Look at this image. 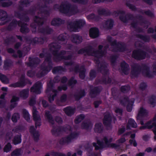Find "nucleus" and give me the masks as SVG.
<instances>
[{
	"instance_id": "obj_1",
	"label": "nucleus",
	"mask_w": 156,
	"mask_h": 156,
	"mask_svg": "<svg viewBox=\"0 0 156 156\" xmlns=\"http://www.w3.org/2000/svg\"><path fill=\"white\" fill-rule=\"evenodd\" d=\"M145 77L151 78L154 77V75L151 73L150 66L146 63H142L141 65L135 63L131 66L130 73L132 78H137L140 73Z\"/></svg>"
},
{
	"instance_id": "obj_2",
	"label": "nucleus",
	"mask_w": 156,
	"mask_h": 156,
	"mask_svg": "<svg viewBox=\"0 0 156 156\" xmlns=\"http://www.w3.org/2000/svg\"><path fill=\"white\" fill-rule=\"evenodd\" d=\"M54 10H58L59 12L69 16H73L79 12L77 7L75 5H72L70 3H62L59 5L56 4L53 6Z\"/></svg>"
},
{
	"instance_id": "obj_3",
	"label": "nucleus",
	"mask_w": 156,
	"mask_h": 156,
	"mask_svg": "<svg viewBox=\"0 0 156 156\" xmlns=\"http://www.w3.org/2000/svg\"><path fill=\"white\" fill-rule=\"evenodd\" d=\"M52 47L58 49L53 50L52 51V54L54 57V60L56 62H59L64 59L66 60H72L73 58V55L69 54L68 55L65 56L66 53L69 54L71 52L70 51L62 50L59 52V50L60 49V47L56 48L55 46L53 45Z\"/></svg>"
},
{
	"instance_id": "obj_4",
	"label": "nucleus",
	"mask_w": 156,
	"mask_h": 156,
	"mask_svg": "<svg viewBox=\"0 0 156 156\" xmlns=\"http://www.w3.org/2000/svg\"><path fill=\"white\" fill-rule=\"evenodd\" d=\"M51 56L48 54L45 56V61L48 62V65L46 66L43 63L40 66V71L37 74L38 77H44L52 69L53 63L51 59Z\"/></svg>"
},
{
	"instance_id": "obj_5",
	"label": "nucleus",
	"mask_w": 156,
	"mask_h": 156,
	"mask_svg": "<svg viewBox=\"0 0 156 156\" xmlns=\"http://www.w3.org/2000/svg\"><path fill=\"white\" fill-rule=\"evenodd\" d=\"M86 22L84 19H80L74 22H67V27L70 31L78 32L79 30L82 29L85 25Z\"/></svg>"
},
{
	"instance_id": "obj_6",
	"label": "nucleus",
	"mask_w": 156,
	"mask_h": 156,
	"mask_svg": "<svg viewBox=\"0 0 156 156\" xmlns=\"http://www.w3.org/2000/svg\"><path fill=\"white\" fill-rule=\"evenodd\" d=\"M45 118L48 120V122L52 126L53 128L51 130V132L53 135H55L56 134H58L62 132L61 126L57 127L55 126L54 120L49 111H45Z\"/></svg>"
},
{
	"instance_id": "obj_7",
	"label": "nucleus",
	"mask_w": 156,
	"mask_h": 156,
	"mask_svg": "<svg viewBox=\"0 0 156 156\" xmlns=\"http://www.w3.org/2000/svg\"><path fill=\"white\" fill-rule=\"evenodd\" d=\"M147 53L145 51L140 49L134 50L132 54V58L138 61L145 59L147 55Z\"/></svg>"
},
{
	"instance_id": "obj_8",
	"label": "nucleus",
	"mask_w": 156,
	"mask_h": 156,
	"mask_svg": "<svg viewBox=\"0 0 156 156\" xmlns=\"http://www.w3.org/2000/svg\"><path fill=\"white\" fill-rule=\"evenodd\" d=\"M112 46H115L116 50L115 51L119 52H124L128 50L127 46L124 43L121 42H117L116 40L112 41L111 39L108 40Z\"/></svg>"
},
{
	"instance_id": "obj_9",
	"label": "nucleus",
	"mask_w": 156,
	"mask_h": 156,
	"mask_svg": "<svg viewBox=\"0 0 156 156\" xmlns=\"http://www.w3.org/2000/svg\"><path fill=\"white\" fill-rule=\"evenodd\" d=\"M30 81L25 78V74H22L19 78L18 82L11 84V86L13 87L23 88L27 83L30 84Z\"/></svg>"
},
{
	"instance_id": "obj_10",
	"label": "nucleus",
	"mask_w": 156,
	"mask_h": 156,
	"mask_svg": "<svg viewBox=\"0 0 156 156\" xmlns=\"http://www.w3.org/2000/svg\"><path fill=\"white\" fill-rule=\"evenodd\" d=\"M27 41L33 45L37 44L42 45L45 42H46L47 38L46 37H37L34 38L28 37L26 39Z\"/></svg>"
},
{
	"instance_id": "obj_11",
	"label": "nucleus",
	"mask_w": 156,
	"mask_h": 156,
	"mask_svg": "<svg viewBox=\"0 0 156 156\" xmlns=\"http://www.w3.org/2000/svg\"><path fill=\"white\" fill-rule=\"evenodd\" d=\"M148 112L145 109L142 107H141L136 117L137 122L142 125H144V118L148 115Z\"/></svg>"
},
{
	"instance_id": "obj_12",
	"label": "nucleus",
	"mask_w": 156,
	"mask_h": 156,
	"mask_svg": "<svg viewBox=\"0 0 156 156\" xmlns=\"http://www.w3.org/2000/svg\"><path fill=\"white\" fill-rule=\"evenodd\" d=\"M112 119L115 123L116 120L115 117L112 116L109 113H107L105 114L103 119V123L104 126L107 127H111Z\"/></svg>"
},
{
	"instance_id": "obj_13",
	"label": "nucleus",
	"mask_w": 156,
	"mask_h": 156,
	"mask_svg": "<svg viewBox=\"0 0 156 156\" xmlns=\"http://www.w3.org/2000/svg\"><path fill=\"white\" fill-rule=\"evenodd\" d=\"M72 70L76 73H79V76L81 79L84 80L85 78L86 69L84 66H82L80 68L79 65H77L72 69Z\"/></svg>"
},
{
	"instance_id": "obj_14",
	"label": "nucleus",
	"mask_w": 156,
	"mask_h": 156,
	"mask_svg": "<svg viewBox=\"0 0 156 156\" xmlns=\"http://www.w3.org/2000/svg\"><path fill=\"white\" fill-rule=\"evenodd\" d=\"M90 88L89 95L91 98H95L100 94L102 90V87L101 86L93 87L91 85L90 86Z\"/></svg>"
},
{
	"instance_id": "obj_15",
	"label": "nucleus",
	"mask_w": 156,
	"mask_h": 156,
	"mask_svg": "<svg viewBox=\"0 0 156 156\" xmlns=\"http://www.w3.org/2000/svg\"><path fill=\"white\" fill-rule=\"evenodd\" d=\"M38 111L36 108L34 106L33 108L32 115L33 120L35 122V127L37 128L41 125V119L40 115L37 114Z\"/></svg>"
},
{
	"instance_id": "obj_16",
	"label": "nucleus",
	"mask_w": 156,
	"mask_h": 156,
	"mask_svg": "<svg viewBox=\"0 0 156 156\" xmlns=\"http://www.w3.org/2000/svg\"><path fill=\"white\" fill-rule=\"evenodd\" d=\"M94 48L91 45H88L84 48L80 49L77 51V54H83L85 56H93L92 55V51Z\"/></svg>"
},
{
	"instance_id": "obj_17",
	"label": "nucleus",
	"mask_w": 156,
	"mask_h": 156,
	"mask_svg": "<svg viewBox=\"0 0 156 156\" xmlns=\"http://www.w3.org/2000/svg\"><path fill=\"white\" fill-rule=\"evenodd\" d=\"M152 121L150 120L146 123L144 126H140V129H151L154 127L153 131L154 134L156 136V122H153Z\"/></svg>"
},
{
	"instance_id": "obj_18",
	"label": "nucleus",
	"mask_w": 156,
	"mask_h": 156,
	"mask_svg": "<svg viewBox=\"0 0 156 156\" xmlns=\"http://www.w3.org/2000/svg\"><path fill=\"white\" fill-rule=\"evenodd\" d=\"M29 62L27 63L28 66L30 67H36L40 63L41 60L37 57H29Z\"/></svg>"
},
{
	"instance_id": "obj_19",
	"label": "nucleus",
	"mask_w": 156,
	"mask_h": 156,
	"mask_svg": "<svg viewBox=\"0 0 156 156\" xmlns=\"http://www.w3.org/2000/svg\"><path fill=\"white\" fill-rule=\"evenodd\" d=\"M29 132L34 139V140L37 142L39 140L40 134L38 130H36L34 126H31L29 128Z\"/></svg>"
},
{
	"instance_id": "obj_20",
	"label": "nucleus",
	"mask_w": 156,
	"mask_h": 156,
	"mask_svg": "<svg viewBox=\"0 0 156 156\" xmlns=\"http://www.w3.org/2000/svg\"><path fill=\"white\" fill-rule=\"evenodd\" d=\"M42 83L40 81L36 82L30 89L31 92H34L37 94L41 93V89L42 87Z\"/></svg>"
},
{
	"instance_id": "obj_21",
	"label": "nucleus",
	"mask_w": 156,
	"mask_h": 156,
	"mask_svg": "<svg viewBox=\"0 0 156 156\" xmlns=\"http://www.w3.org/2000/svg\"><path fill=\"white\" fill-rule=\"evenodd\" d=\"M18 26L20 27V31L23 34H27L29 32V29L27 23L22 22L20 20L19 21Z\"/></svg>"
},
{
	"instance_id": "obj_22",
	"label": "nucleus",
	"mask_w": 156,
	"mask_h": 156,
	"mask_svg": "<svg viewBox=\"0 0 156 156\" xmlns=\"http://www.w3.org/2000/svg\"><path fill=\"white\" fill-rule=\"evenodd\" d=\"M25 13H21L19 11H15L14 12V16L21 20L24 21L26 22H28L30 20L29 17L26 15Z\"/></svg>"
},
{
	"instance_id": "obj_23",
	"label": "nucleus",
	"mask_w": 156,
	"mask_h": 156,
	"mask_svg": "<svg viewBox=\"0 0 156 156\" xmlns=\"http://www.w3.org/2000/svg\"><path fill=\"white\" fill-rule=\"evenodd\" d=\"M65 23V20L58 17H55L52 20L51 24L55 27H59L61 25L64 24Z\"/></svg>"
},
{
	"instance_id": "obj_24",
	"label": "nucleus",
	"mask_w": 156,
	"mask_h": 156,
	"mask_svg": "<svg viewBox=\"0 0 156 156\" xmlns=\"http://www.w3.org/2000/svg\"><path fill=\"white\" fill-rule=\"evenodd\" d=\"M38 30L40 33L48 35L51 34L53 32V30L47 26L45 27H38Z\"/></svg>"
},
{
	"instance_id": "obj_25",
	"label": "nucleus",
	"mask_w": 156,
	"mask_h": 156,
	"mask_svg": "<svg viewBox=\"0 0 156 156\" xmlns=\"http://www.w3.org/2000/svg\"><path fill=\"white\" fill-rule=\"evenodd\" d=\"M99 29L97 27L91 28L89 30V36L92 38H95L99 36Z\"/></svg>"
},
{
	"instance_id": "obj_26",
	"label": "nucleus",
	"mask_w": 156,
	"mask_h": 156,
	"mask_svg": "<svg viewBox=\"0 0 156 156\" xmlns=\"http://www.w3.org/2000/svg\"><path fill=\"white\" fill-rule=\"evenodd\" d=\"M86 94L85 91L84 89H81L78 92L75 93L73 95V97L76 101H78L81 98L84 97Z\"/></svg>"
},
{
	"instance_id": "obj_27",
	"label": "nucleus",
	"mask_w": 156,
	"mask_h": 156,
	"mask_svg": "<svg viewBox=\"0 0 156 156\" xmlns=\"http://www.w3.org/2000/svg\"><path fill=\"white\" fill-rule=\"evenodd\" d=\"M92 145L94 147L95 150L96 151L103 149L106 147L104 142L99 140H97V143L93 142Z\"/></svg>"
},
{
	"instance_id": "obj_28",
	"label": "nucleus",
	"mask_w": 156,
	"mask_h": 156,
	"mask_svg": "<svg viewBox=\"0 0 156 156\" xmlns=\"http://www.w3.org/2000/svg\"><path fill=\"white\" fill-rule=\"evenodd\" d=\"M19 21L16 19H13L6 27V30L11 31L14 30L18 25Z\"/></svg>"
},
{
	"instance_id": "obj_29",
	"label": "nucleus",
	"mask_w": 156,
	"mask_h": 156,
	"mask_svg": "<svg viewBox=\"0 0 156 156\" xmlns=\"http://www.w3.org/2000/svg\"><path fill=\"white\" fill-rule=\"evenodd\" d=\"M121 70L122 72L125 75H127L129 73V66L125 61L122 62L120 64Z\"/></svg>"
},
{
	"instance_id": "obj_30",
	"label": "nucleus",
	"mask_w": 156,
	"mask_h": 156,
	"mask_svg": "<svg viewBox=\"0 0 156 156\" xmlns=\"http://www.w3.org/2000/svg\"><path fill=\"white\" fill-rule=\"evenodd\" d=\"M107 52V50L105 49L101 50H93L92 55L93 56L95 57H102Z\"/></svg>"
},
{
	"instance_id": "obj_31",
	"label": "nucleus",
	"mask_w": 156,
	"mask_h": 156,
	"mask_svg": "<svg viewBox=\"0 0 156 156\" xmlns=\"http://www.w3.org/2000/svg\"><path fill=\"white\" fill-rule=\"evenodd\" d=\"M127 18L126 16H124L123 15H120L119 16V19L124 23H128L129 20H133L135 18L133 15L131 14H128L126 15Z\"/></svg>"
},
{
	"instance_id": "obj_32",
	"label": "nucleus",
	"mask_w": 156,
	"mask_h": 156,
	"mask_svg": "<svg viewBox=\"0 0 156 156\" xmlns=\"http://www.w3.org/2000/svg\"><path fill=\"white\" fill-rule=\"evenodd\" d=\"M63 110L67 116H71L75 113V108H73L70 106H68L64 108Z\"/></svg>"
},
{
	"instance_id": "obj_33",
	"label": "nucleus",
	"mask_w": 156,
	"mask_h": 156,
	"mask_svg": "<svg viewBox=\"0 0 156 156\" xmlns=\"http://www.w3.org/2000/svg\"><path fill=\"white\" fill-rule=\"evenodd\" d=\"M94 131L95 133H103L104 127L101 122L96 123L94 125Z\"/></svg>"
},
{
	"instance_id": "obj_34",
	"label": "nucleus",
	"mask_w": 156,
	"mask_h": 156,
	"mask_svg": "<svg viewBox=\"0 0 156 156\" xmlns=\"http://www.w3.org/2000/svg\"><path fill=\"white\" fill-rule=\"evenodd\" d=\"M108 71H106L103 74V76L101 79H96L95 82L98 84H106V80L107 79V75Z\"/></svg>"
},
{
	"instance_id": "obj_35",
	"label": "nucleus",
	"mask_w": 156,
	"mask_h": 156,
	"mask_svg": "<svg viewBox=\"0 0 156 156\" xmlns=\"http://www.w3.org/2000/svg\"><path fill=\"white\" fill-rule=\"evenodd\" d=\"M29 90L28 88L24 89L21 91L19 93L20 97L24 100L26 99L28 97Z\"/></svg>"
},
{
	"instance_id": "obj_36",
	"label": "nucleus",
	"mask_w": 156,
	"mask_h": 156,
	"mask_svg": "<svg viewBox=\"0 0 156 156\" xmlns=\"http://www.w3.org/2000/svg\"><path fill=\"white\" fill-rule=\"evenodd\" d=\"M72 42L76 44H80L83 41L82 37L78 34H75L72 36Z\"/></svg>"
},
{
	"instance_id": "obj_37",
	"label": "nucleus",
	"mask_w": 156,
	"mask_h": 156,
	"mask_svg": "<svg viewBox=\"0 0 156 156\" xmlns=\"http://www.w3.org/2000/svg\"><path fill=\"white\" fill-rule=\"evenodd\" d=\"M72 140L69 135L66 136L61 138L59 141V144L62 145L66 144H69L71 142Z\"/></svg>"
},
{
	"instance_id": "obj_38",
	"label": "nucleus",
	"mask_w": 156,
	"mask_h": 156,
	"mask_svg": "<svg viewBox=\"0 0 156 156\" xmlns=\"http://www.w3.org/2000/svg\"><path fill=\"white\" fill-rule=\"evenodd\" d=\"M93 126V124L90 121H83L81 124V128L83 129L88 130L91 128Z\"/></svg>"
},
{
	"instance_id": "obj_39",
	"label": "nucleus",
	"mask_w": 156,
	"mask_h": 156,
	"mask_svg": "<svg viewBox=\"0 0 156 156\" xmlns=\"http://www.w3.org/2000/svg\"><path fill=\"white\" fill-rule=\"evenodd\" d=\"M136 37L139 38L145 42H149L151 40L150 37L148 35H143L141 34H138L136 35Z\"/></svg>"
},
{
	"instance_id": "obj_40",
	"label": "nucleus",
	"mask_w": 156,
	"mask_h": 156,
	"mask_svg": "<svg viewBox=\"0 0 156 156\" xmlns=\"http://www.w3.org/2000/svg\"><path fill=\"white\" fill-rule=\"evenodd\" d=\"M22 135L21 134H16L13 137L12 141L13 144L16 145L20 144L22 142Z\"/></svg>"
},
{
	"instance_id": "obj_41",
	"label": "nucleus",
	"mask_w": 156,
	"mask_h": 156,
	"mask_svg": "<svg viewBox=\"0 0 156 156\" xmlns=\"http://www.w3.org/2000/svg\"><path fill=\"white\" fill-rule=\"evenodd\" d=\"M87 18L88 20L96 22L98 21L100 19V18L99 16L95 15L93 13L88 15L87 16Z\"/></svg>"
},
{
	"instance_id": "obj_42",
	"label": "nucleus",
	"mask_w": 156,
	"mask_h": 156,
	"mask_svg": "<svg viewBox=\"0 0 156 156\" xmlns=\"http://www.w3.org/2000/svg\"><path fill=\"white\" fill-rule=\"evenodd\" d=\"M98 14L100 16H109L110 10L108 9L106 10L104 8L99 9L98 10Z\"/></svg>"
},
{
	"instance_id": "obj_43",
	"label": "nucleus",
	"mask_w": 156,
	"mask_h": 156,
	"mask_svg": "<svg viewBox=\"0 0 156 156\" xmlns=\"http://www.w3.org/2000/svg\"><path fill=\"white\" fill-rule=\"evenodd\" d=\"M66 69L62 66H60L54 67L52 69V73L54 74H56L60 71L65 72Z\"/></svg>"
},
{
	"instance_id": "obj_44",
	"label": "nucleus",
	"mask_w": 156,
	"mask_h": 156,
	"mask_svg": "<svg viewBox=\"0 0 156 156\" xmlns=\"http://www.w3.org/2000/svg\"><path fill=\"white\" fill-rule=\"evenodd\" d=\"M34 21L39 26H42L44 24L43 19L37 16H35Z\"/></svg>"
},
{
	"instance_id": "obj_45",
	"label": "nucleus",
	"mask_w": 156,
	"mask_h": 156,
	"mask_svg": "<svg viewBox=\"0 0 156 156\" xmlns=\"http://www.w3.org/2000/svg\"><path fill=\"white\" fill-rule=\"evenodd\" d=\"M13 64V62L11 59H6L4 61L3 68L5 69H7L12 66Z\"/></svg>"
},
{
	"instance_id": "obj_46",
	"label": "nucleus",
	"mask_w": 156,
	"mask_h": 156,
	"mask_svg": "<svg viewBox=\"0 0 156 156\" xmlns=\"http://www.w3.org/2000/svg\"><path fill=\"white\" fill-rule=\"evenodd\" d=\"M114 21L112 19L107 20L105 22V25L108 29H112L114 25Z\"/></svg>"
},
{
	"instance_id": "obj_47",
	"label": "nucleus",
	"mask_w": 156,
	"mask_h": 156,
	"mask_svg": "<svg viewBox=\"0 0 156 156\" xmlns=\"http://www.w3.org/2000/svg\"><path fill=\"white\" fill-rule=\"evenodd\" d=\"M0 16H1L0 19L2 21L5 20L9 18L7 12L2 9L0 10Z\"/></svg>"
},
{
	"instance_id": "obj_48",
	"label": "nucleus",
	"mask_w": 156,
	"mask_h": 156,
	"mask_svg": "<svg viewBox=\"0 0 156 156\" xmlns=\"http://www.w3.org/2000/svg\"><path fill=\"white\" fill-rule=\"evenodd\" d=\"M16 41L15 37L12 36L9 37H6V39L4 40V43L7 45H9L11 43H14Z\"/></svg>"
},
{
	"instance_id": "obj_49",
	"label": "nucleus",
	"mask_w": 156,
	"mask_h": 156,
	"mask_svg": "<svg viewBox=\"0 0 156 156\" xmlns=\"http://www.w3.org/2000/svg\"><path fill=\"white\" fill-rule=\"evenodd\" d=\"M109 16L112 15L115 16L116 17L118 16L119 14L124 15L125 14V12L123 10H117V11L114 10L112 12L110 11Z\"/></svg>"
},
{
	"instance_id": "obj_50",
	"label": "nucleus",
	"mask_w": 156,
	"mask_h": 156,
	"mask_svg": "<svg viewBox=\"0 0 156 156\" xmlns=\"http://www.w3.org/2000/svg\"><path fill=\"white\" fill-rule=\"evenodd\" d=\"M148 103L153 105V107H154L156 105V95H151L149 98Z\"/></svg>"
},
{
	"instance_id": "obj_51",
	"label": "nucleus",
	"mask_w": 156,
	"mask_h": 156,
	"mask_svg": "<svg viewBox=\"0 0 156 156\" xmlns=\"http://www.w3.org/2000/svg\"><path fill=\"white\" fill-rule=\"evenodd\" d=\"M85 117L83 114H81L78 115L74 120V122L75 124H78L83 120Z\"/></svg>"
},
{
	"instance_id": "obj_52",
	"label": "nucleus",
	"mask_w": 156,
	"mask_h": 156,
	"mask_svg": "<svg viewBox=\"0 0 156 156\" xmlns=\"http://www.w3.org/2000/svg\"><path fill=\"white\" fill-rule=\"evenodd\" d=\"M4 1H0V5L3 7H9L13 4V2L11 1H9L7 2H4Z\"/></svg>"
},
{
	"instance_id": "obj_53",
	"label": "nucleus",
	"mask_w": 156,
	"mask_h": 156,
	"mask_svg": "<svg viewBox=\"0 0 156 156\" xmlns=\"http://www.w3.org/2000/svg\"><path fill=\"white\" fill-rule=\"evenodd\" d=\"M134 102V99L133 98L128 103L126 106V110L128 112H130L132 111Z\"/></svg>"
},
{
	"instance_id": "obj_54",
	"label": "nucleus",
	"mask_w": 156,
	"mask_h": 156,
	"mask_svg": "<svg viewBox=\"0 0 156 156\" xmlns=\"http://www.w3.org/2000/svg\"><path fill=\"white\" fill-rule=\"evenodd\" d=\"M139 12L143 14L144 13L147 16L151 18L154 17V13L152 12L150 10H148L144 11V10H141L139 11Z\"/></svg>"
},
{
	"instance_id": "obj_55",
	"label": "nucleus",
	"mask_w": 156,
	"mask_h": 156,
	"mask_svg": "<svg viewBox=\"0 0 156 156\" xmlns=\"http://www.w3.org/2000/svg\"><path fill=\"white\" fill-rule=\"evenodd\" d=\"M0 80L4 84H8L9 80L7 77L4 75L0 73Z\"/></svg>"
},
{
	"instance_id": "obj_56",
	"label": "nucleus",
	"mask_w": 156,
	"mask_h": 156,
	"mask_svg": "<svg viewBox=\"0 0 156 156\" xmlns=\"http://www.w3.org/2000/svg\"><path fill=\"white\" fill-rule=\"evenodd\" d=\"M23 117L24 119L28 122L30 120V115L28 111L25 109L23 110Z\"/></svg>"
},
{
	"instance_id": "obj_57",
	"label": "nucleus",
	"mask_w": 156,
	"mask_h": 156,
	"mask_svg": "<svg viewBox=\"0 0 156 156\" xmlns=\"http://www.w3.org/2000/svg\"><path fill=\"white\" fill-rule=\"evenodd\" d=\"M120 89L121 92L126 93H128L130 90V87L128 85L122 86L121 87Z\"/></svg>"
},
{
	"instance_id": "obj_58",
	"label": "nucleus",
	"mask_w": 156,
	"mask_h": 156,
	"mask_svg": "<svg viewBox=\"0 0 156 156\" xmlns=\"http://www.w3.org/2000/svg\"><path fill=\"white\" fill-rule=\"evenodd\" d=\"M107 67L106 65L105 62H101L100 64L98 65V71H101L102 70H104V73H105V72L107 71L105 69Z\"/></svg>"
},
{
	"instance_id": "obj_59",
	"label": "nucleus",
	"mask_w": 156,
	"mask_h": 156,
	"mask_svg": "<svg viewBox=\"0 0 156 156\" xmlns=\"http://www.w3.org/2000/svg\"><path fill=\"white\" fill-rule=\"evenodd\" d=\"M54 84L51 81H50L47 84V87L45 93L46 94L51 92L53 88Z\"/></svg>"
},
{
	"instance_id": "obj_60",
	"label": "nucleus",
	"mask_w": 156,
	"mask_h": 156,
	"mask_svg": "<svg viewBox=\"0 0 156 156\" xmlns=\"http://www.w3.org/2000/svg\"><path fill=\"white\" fill-rule=\"evenodd\" d=\"M128 124L130 126L133 128H136L137 127V123L135 120L132 118L129 119Z\"/></svg>"
},
{
	"instance_id": "obj_61",
	"label": "nucleus",
	"mask_w": 156,
	"mask_h": 156,
	"mask_svg": "<svg viewBox=\"0 0 156 156\" xmlns=\"http://www.w3.org/2000/svg\"><path fill=\"white\" fill-rule=\"evenodd\" d=\"M12 146L10 143H8L4 146L3 148L4 152L8 153L11 151Z\"/></svg>"
},
{
	"instance_id": "obj_62",
	"label": "nucleus",
	"mask_w": 156,
	"mask_h": 156,
	"mask_svg": "<svg viewBox=\"0 0 156 156\" xmlns=\"http://www.w3.org/2000/svg\"><path fill=\"white\" fill-rule=\"evenodd\" d=\"M77 83V81L75 79L74 77L72 76L69 80L68 82V84L69 86H73L76 84Z\"/></svg>"
},
{
	"instance_id": "obj_63",
	"label": "nucleus",
	"mask_w": 156,
	"mask_h": 156,
	"mask_svg": "<svg viewBox=\"0 0 156 156\" xmlns=\"http://www.w3.org/2000/svg\"><path fill=\"white\" fill-rule=\"evenodd\" d=\"M118 56L116 55H113L110 57V61L111 65L114 66L116 63Z\"/></svg>"
},
{
	"instance_id": "obj_64",
	"label": "nucleus",
	"mask_w": 156,
	"mask_h": 156,
	"mask_svg": "<svg viewBox=\"0 0 156 156\" xmlns=\"http://www.w3.org/2000/svg\"><path fill=\"white\" fill-rule=\"evenodd\" d=\"M21 154V150L20 149H17L12 152L11 156H20Z\"/></svg>"
}]
</instances>
